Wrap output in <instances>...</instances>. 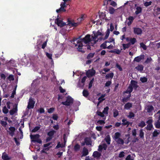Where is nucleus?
Wrapping results in <instances>:
<instances>
[{
    "label": "nucleus",
    "instance_id": "obj_1",
    "mask_svg": "<svg viewBox=\"0 0 160 160\" xmlns=\"http://www.w3.org/2000/svg\"><path fill=\"white\" fill-rule=\"evenodd\" d=\"M93 34L92 35V37L89 35H87L82 40V42H83L85 44H88L90 45H93L96 43L99 39L105 40L107 39L109 37L110 34V30L108 29L106 32V35L104 38H103V34L101 32L98 31L97 32H93Z\"/></svg>",
    "mask_w": 160,
    "mask_h": 160
},
{
    "label": "nucleus",
    "instance_id": "obj_2",
    "mask_svg": "<svg viewBox=\"0 0 160 160\" xmlns=\"http://www.w3.org/2000/svg\"><path fill=\"white\" fill-rule=\"evenodd\" d=\"M136 84V82L133 81H131V84L129 86L127 91L124 92V94L125 95L126 94H128L127 97L126 98H124L122 99V101L123 102H126L127 101L128 99L131 97L130 93L132 91V87L135 86Z\"/></svg>",
    "mask_w": 160,
    "mask_h": 160
},
{
    "label": "nucleus",
    "instance_id": "obj_3",
    "mask_svg": "<svg viewBox=\"0 0 160 160\" xmlns=\"http://www.w3.org/2000/svg\"><path fill=\"white\" fill-rule=\"evenodd\" d=\"M80 40H76L74 41L73 44L75 45L74 46L76 47V48L79 51H82L81 49L82 47V44L81 41H79Z\"/></svg>",
    "mask_w": 160,
    "mask_h": 160
},
{
    "label": "nucleus",
    "instance_id": "obj_4",
    "mask_svg": "<svg viewBox=\"0 0 160 160\" xmlns=\"http://www.w3.org/2000/svg\"><path fill=\"white\" fill-rule=\"evenodd\" d=\"M109 108L108 107H106L104 108V110L102 111V112L99 111H97V114L102 117H103V119L105 120L106 118L105 116V114H107L108 113V111Z\"/></svg>",
    "mask_w": 160,
    "mask_h": 160
},
{
    "label": "nucleus",
    "instance_id": "obj_5",
    "mask_svg": "<svg viewBox=\"0 0 160 160\" xmlns=\"http://www.w3.org/2000/svg\"><path fill=\"white\" fill-rule=\"evenodd\" d=\"M39 135L38 134L35 135H31L30 138L32 139V142H36L39 143H42V141L39 138Z\"/></svg>",
    "mask_w": 160,
    "mask_h": 160
},
{
    "label": "nucleus",
    "instance_id": "obj_6",
    "mask_svg": "<svg viewBox=\"0 0 160 160\" xmlns=\"http://www.w3.org/2000/svg\"><path fill=\"white\" fill-rule=\"evenodd\" d=\"M73 102V99L71 97L68 96L67 98L66 101L62 102V103L66 106H69Z\"/></svg>",
    "mask_w": 160,
    "mask_h": 160
},
{
    "label": "nucleus",
    "instance_id": "obj_7",
    "mask_svg": "<svg viewBox=\"0 0 160 160\" xmlns=\"http://www.w3.org/2000/svg\"><path fill=\"white\" fill-rule=\"evenodd\" d=\"M108 4L114 7L117 5L116 3L112 0H105L104 1V6L107 5Z\"/></svg>",
    "mask_w": 160,
    "mask_h": 160
},
{
    "label": "nucleus",
    "instance_id": "obj_8",
    "mask_svg": "<svg viewBox=\"0 0 160 160\" xmlns=\"http://www.w3.org/2000/svg\"><path fill=\"white\" fill-rule=\"evenodd\" d=\"M95 71L93 68L88 70L86 71V75L88 78L93 76L95 75Z\"/></svg>",
    "mask_w": 160,
    "mask_h": 160
},
{
    "label": "nucleus",
    "instance_id": "obj_9",
    "mask_svg": "<svg viewBox=\"0 0 160 160\" xmlns=\"http://www.w3.org/2000/svg\"><path fill=\"white\" fill-rule=\"evenodd\" d=\"M55 22L58 26L60 27H63L66 25V23L60 20L58 18L55 20Z\"/></svg>",
    "mask_w": 160,
    "mask_h": 160
},
{
    "label": "nucleus",
    "instance_id": "obj_10",
    "mask_svg": "<svg viewBox=\"0 0 160 160\" xmlns=\"http://www.w3.org/2000/svg\"><path fill=\"white\" fill-rule=\"evenodd\" d=\"M133 32L135 34L140 35L142 34V30L140 28H133Z\"/></svg>",
    "mask_w": 160,
    "mask_h": 160
},
{
    "label": "nucleus",
    "instance_id": "obj_11",
    "mask_svg": "<svg viewBox=\"0 0 160 160\" xmlns=\"http://www.w3.org/2000/svg\"><path fill=\"white\" fill-rule=\"evenodd\" d=\"M34 102L32 98H30L28 103V108H33Z\"/></svg>",
    "mask_w": 160,
    "mask_h": 160
},
{
    "label": "nucleus",
    "instance_id": "obj_12",
    "mask_svg": "<svg viewBox=\"0 0 160 160\" xmlns=\"http://www.w3.org/2000/svg\"><path fill=\"white\" fill-rule=\"evenodd\" d=\"M9 131H8V132L11 136H13L14 134V132L16 130L15 128L13 127H10L9 128Z\"/></svg>",
    "mask_w": 160,
    "mask_h": 160
},
{
    "label": "nucleus",
    "instance_id": "obj_13",
    "mask_svg": "<svg viewBox=\"0 0 160 160\" xmlns=\"http://www.w3.org/2000/svg\"><path fill=\"white\" fill-rule=\"evenodd\" d=\"M67 24L70 26L76 27L78 24V23H76L73 20H68Z\"/></svg>",
    "mask_w": 160,
    "mask_h": 160
},
{
    "label": "nucleus",
    "instance_id": "obj_14",
    "mask_svg": "<svg viewBox=\"0 0 160 160\" xmlns=\"http://www.w3.org/2000/svg\"><path fill=\"white\" fill-rule=\"evenodd\" d=\"M66 142V141L64 139V142L62 143H61L60 142H58V143L56 147V148H63V147H65Z\"/></svg>",
    "mask_w": 160,
    "mask_h": 160
},
{
    "label": "nucleus",
    "instance_id": "obj_15",
    "mask_svg": "<svg viewBox=\"0 0 160 160\" xmlns=\"http://www.w3.org/2000/svg\"><path fill=\"white\" fill-rule=\"evenodd\" d=\"M144 58V55H141L140 56L137 57H136L134 59V61H135L137 62H139L141 60L143 59Z\"/></svg>",
    "mask_w": 160,
    "mask_h": 160
},
{
    "label": "nucleus",
    "instance_id": "obj_16",
    "mask_svg": "<svg viewBox=\"0 0 160 160\" xmlns=\"http://www.w3.org/2000/svg\"><path fill=\"white\" fill-rule=\"evenodd\" d=\"M55 132L54 130H52L49 132L48 133V135L50 137L48 138L47 139V141L50 140L52 138V137L53 136L54 133Z\"/></svg>",
    "mask_w": 160,
    "mask_h": 160
},
{
    "label": "nucleus",
    "instance_id": "obj_17",
    "mask_svg": "<svg viewBox=\"0 0 160 160\" xmlns=\"http://www.w3.org/2000/svg\"><path fill=\"white\" fill-rule=\"evenodd\" d=\"M109 42L105 41L101 45L100 47L102 49L107 48L108 45H109Z\"/></svg>",
    "mask_w": 160,
    "mask_h": 160
},
{
    "label": "nucleus",
    "instance_id": "obj_18",
    "mask_svg": "<svg viewBox=\"0 0 160 160\" xmlns=\"http://www.w3.org/2000/svg\"><path fill=\"white\" fill-rule=\"evenodd\" d=\"M121 134L119 132H117L115 133L114 135L113 136V138L114 140L116 141L117 139L119 138L120 137Z\"/></svg>",
    "mask_w": 160,
    "mask_h": 160
},
{
    "label": "nucleus",
    "instance_id": "obj_19",
    "mask_svg": "<svg viewBox=\"0 0 160 160\" xmlns=\"http://www.w3.org/2000/svg\"><path fill=\"white\" fill-rule=\"evenodd\" d=\"M107 148V146L106 144H103L102 145H100L99 146L98 150L99 151H101L102 150L104 149L106 150Z\"/></svg>",
    "mask_w": 160,
    "mask_h": 160
},
{
    "label": "nucleus",
    "instance_id": "obj_20",
    "mask_svg": "<svg viewBox=\"0 0 160 160\" xmlns=\"http://www.w3.org/2000/svg\"><path fill=\"white\" fill-rule=\"evenodd\" d=\"M2 158L3 160H9L10 159L7 154L5 152L3 153L2 156Z\"/></svg>",
    "mask_w": 160,
    "mask_h": 160
},
{
    "label": "nucleus",
    "instance_id": "obj_21",
    "mask_svg": "<svg viewBox=\"0 0 160 160\" xmlns=\"http://www.w3.org/2000/svg\"><path fill=\"white\" fill-rule=\"evenodd\" d=\"M147 112H151L153 109V107L151 105H148L146 108Z\"/></svg>",
    "mask_w": 160,
    "mask_h": 160
},
{
    "label": "nucleus",
    "instance_id": "obj_22",
    "mask_svg": "<svg viewBox=\"0 0 160 160\" xmlns=\"http://www.w3.org/2000/svg\"><path fill=\"white\" fill-rule=\"evenodd\" d=\"M17 112V108L16 107L10 111V113L11 115H13L16 113Z\"/></svg>",
    "mask_w": 160,
    "mask_h": 160
},
{
    "label": "nucleus",
    "instance_id": "obj_23",
    "mask_svg": "<svg viewBox=\"0 0 160 160\" xmlns=\"http://www.w3.org/2000/svg\"><path fill=\"white\" fill-rule=\"evenodd\" d=\"M105 96V95H102L100 97L98 98V100L99 101L97 105V106L98 107L99 104V103L103 100H104V98Z\"/></svg>",
    "mask_w": 160,
    "mask_h": 160
},
{
    "label": "nucleus",
    "instance_id": "obj_24",
    "mask_svg": "<svg viewBox=\"0 0 160 160\" xmlns=\"http://www.w3.org/2000/svg\"><path fill=\"white\" fill-rule=\"evenodd\" d=\"M85 143L88 145H91V141L90 138H86L85 139Z\"/></svg>",
    "mask_w": 160,
    "mask_h": 160
},
{
    "label": "nucleus",
    "instance_id": "obj_25",
    "mask_svg": "<svg viewBox=\"0 0 160 160\" xmlns=\"http://www.w3.org/2000/svg\"><path fill=\"white\" fill-rule=\"evenodd\" d=\"M101 153L97 151H95L93 154V156L96 158H98L100 157Z\"/></svg>",
    "mask_w": 160,
    "mask_h": 160
},
{
    "label": "nucleus",
    "instance_id": "obj_26",
    "mask_svg": "<svg viewBox=\"0 0 160 160\" xmlns=\"http://www.w3.org/2000/svg\"><path fill=\"white\" fill-rule=\"evenodd\" d=\"M142 11V8L140 7H137L136 8V10L135 13L136 14H138L141 13Z\"/></svg>",
    "mask_w": 160,
    "mask_h": 160
},
{
    "label": "nucleus",
    "instance_id": "obj_27",
    "mask_svg": "<svg viewBox=\"0 0 160 160\" xmlns=\"http://www.w3.org/2000/svg\"><path fill=\"white\" fill-rule=\"evenodd\" d=\"M105 140L106 142L108 144H109L110 143L111 140L110 138L109 135H107L106 136L105 138Z\"/></svg>",
    "mask_w": 160,
    "mask_h": 160
},
{
    "label": "nucleus",
    "instance_id": "obj_28",
    "mask_svg": "<svg viewBox=\"0 0 160 160\" xmlns=\"http://www.w3.org/2000/svg\"><path fill=\"white\" fill-rule=\"evenodd\" d=\"M115 11V10L112 7H110L108 8V12L111 14H113Z\"/></svg>",
    "mask_w": 160,
    "mask_h": 160
},
{
    "label": "nucleus",
    "instance_id": "obj_29",
    "mask_svg": "<svg viewBox=\"0 0 160 160\" xmlns=\"http://www.w3.org/2000/svg\"><path fill=\"white\" fill-rule=\"evenodd\" d=\"M88 150L85 148H83L82 151V157L85 156L88 154Z\"/></svg>",
    "mask_w": 160,
    "mask_h": 160
},
{
    "label": "nucleus",
    "instance_id": "obj_30",
    "mask_svg": "<svg viewBox=\"0 0 160 160\" xmlns=\"http://www.w3.org/2000/svg\"><path fill=\"white\" fill-rule=\"evenodd\" d=\"M134 19V18L132 17H129L128 18V20L129 21L128 22L127 24L128 25H130L132 23L133 20Z\"/></svg>",
    "mask_w": 160,
    "mask_h": 160
},
{
    "label": "nucleus",
    "instance_id": "obj_31",
    "mask_svg": "<svg viewBox=\"0 0 160 160\" xmlns=\"http://www.w3.org/2000/svg\"><path fill=\"white\" fill-rule=\"evenodd\" d=\"M132 106V104L130 103H127L124 106V108L127 109H128Z\"/></svg>",
    "mask_w": 160,
    "mask_h": 160
},
{
    "label": "nucleus",
    "instance_id": "obj_32",
    "mask_svg": "<svg viewBox=\"0 0 160 160\" xmlns=\"http://www.w3.org/2000/svg\"><path fill=\"white\" fill-rule=\"evenodd\" d=\"M113 76V73L112 72H111L109 74H108L106 76V79H108L109 78H112Z\"/></svg>",
    "mask_w": 160,
    "mask_h": 160
},
{
    "label": "nucleus",
    "instance_id": "obj_33",
    "mask_svg": "<svg viewBox=\"0 0 160 160\" xmlns=\"http://www.w3.org/2000/svg\"><path fill=\"white\" fill-rule=\"evenodd\" d=\"M105 17L106 15L104 13L102 12L100 13L99 18L101 20L105 18Z\"/></svg>",
    "mask_w": 160,
    "mask_h": 160
},
{
    "label": "nucleus",
    "instance_id": "obj_34",
    "mask_svg": "<svg viewBox=\"0 0 160 160\" xmlns=\"http://www.w3.org/2000/svg\"><path fill=\"white\" fill-rule=\"evenodd\" d=\"M46 54L47 57H48L49 59H51V62L52 63H53V61L52 58V54L48 52H46Z\"/></svg>",
    "mask_w": 160,
    "mask_h": 160
},
{
    "label": "nucleus",
    "instance_id": "obj_35",
    "mask_svg": "<svg viewBox=\"0 0 160 160\" xmlns=\"http://www.w3.org/2000/svg\"><path fill=\"white\" fill-rule=\"evenodd\" d=\"M136 68L138 71L141 72L143 70V68L142 66L140 65L136 67Z\"/></svg>",
    "mask_w": 160,
    "mask_h": 160
},
{
    "label": "nucleus",
    "instance_id": "obj_36",
    "mask_svg": "<svg viewBox=\"0 0 160 160\" xmlns=\"http://www.w3.org/2000/svg\"><path fill=\"white\" fill-rule=\"evenodd\" d=\"M160 133V131L159 130H155L153 132V135L154 137H157Z\"/></svg>",
    "mask_w": 160,
    "mask_h": 160
},
{
    "label": "nucleus",
    "instance_id": "obj_37",
    "mask_svg": "<svg viewBox=\"0 0 160 160\" xmlns=\"http://www.w3.org/2000/svg\"><path fill=\"white\" fill-rule=\"evenodd\" d=\"M115 141L117 142V143L119 144H123L124 143V141L123 140L120 138L117 139Z\"/></svg>",
    "mask_w": 160,
    "mask_h": 160
},
{
    "label": "nucleus",
    "instance_id": "obj_38",
    "mask_svg": "<svg viewBox=\"0 0 160 160\" xmlns=\"http://www.w3.org/2000/svg\"><path fill=\"white\" fill-rule=\"evenodd\" d=\"M155 126L156 128H160V122L159 120L157 121L155 123Z\"/></svg>",
    "mask_w": 160,
    "mask_h": 160
},
{
    "label": "nucleus",
    "instance_id": "obj_39",
    "mask_svg": "<svg viewBox=\"0 0 160 160\" xmlns=\"http://www.w3.org/2000/svg\"><path fill=\"white\" fill-rule=\"evenodd\" d=\"M121 50L119 49H115L113 50H112L110 52L112 53H116L117 54H119L121 52Z\"/></svg>",
    "mask_w": 160,
    "mask_h": 160
},
{
    "label": "nucleus",
    "instance_id": "obj_40",
    "mask_svg": "<svg viewBox=\"0 0 160 160\" xmlns=\"http://www.w3.org/2000/svg\"><path fill=\"white\" fill-rule=\"evenodd\" d=\"M130 43H128L127 44H122L123 49L124 50H125L126 49L130 47Z\"/></svg>",
    "mask_w": 160,
    "mask_h": 160
},
{
    "label": "nucleus",
    "instance_id": "obj_41",
    "mask_svg": "<svg viewBox=\"0 0 160 160\" xmlns=\"http://www.w3.org/2000/svg\"><path fill=\"white\" fill-rule=\"evenodd\" d=\"M56 11L57 13H58L61 12H65L66 11V10L64 8L62 7V6L59 9H57Z\"/></svg>",
    "mask_w": 160,
    "mask_h": 160
},
{
    "label": "nucleus",
    "instance_id": "obj_42",
    "mask_svg": "<svg viewBox=\"0 0 160 160\" xmlns=\"http://www.w3.org/2000/svg\"><path fill=\"white\" fill-rule=\"evenodd\" d=\"M122 121V124L123 125H127L128 126L129 124V122L128 121H127L126 119H123Z\"/></svg>",
    "mask_w": 160,
    "mask_h": 160
},
{
    "label": "nucleus",
    "instance_id": "obj_43",
    "mask_svg": "<svg viewBox=\"0 0 160 160\" xmlns=\"http://www.w3.org/2000/svg\"><path fill=\"white\" fill-rule=\"evenodd\" d=\"M87 78V77L86 76H84V77H83V78H82V81H81V82L82 83V85L81 86H79V87H82L84 86V82H85V81H86Z\"/></svg>",
    "mask_w": 160,
    "mask_h": 160
},
{
    "label": "nucleus",
    "instance_id": "obj_44",
    "mask_svg": "<svg viewBox=\"0 0 160 160\" xmlns=\"http://www.w3.org/2000/svg\"><path fill=\"white\" fill-rule=\"evenodd\" d=\"M94 53H90L87 56V58L88 59H90L92 58L94 55Z\"/></svg>",
    "mask_w": 160,
    "mask_h": 160
},
{
    "label": "nucleus",
    "instance_id": "obj_45",
    "mask_svg": "<svg viewBox=\"0 0 160 160\" xmlns=\"http://www.w3.org/2000/svg\"><path fill=\"white\" fill-rule=\"evenodd\" d=\"M130 41L132 44H133L136 41V40L135 38H130Z\"/></svg>",
    "mask_w": 160,
    "mask_h": 160
},
{
    "label": "nucleus",
    "instance_id": "obj_46",
    "mask_svg": "<svg viewBox=\"0 0 160 160\" xmlns=\"http://www.w3.org/2000/svg\"><path fill=\"white\" fill-rule=\"evenodd\" d=\"M140 80L142 82H145L147 81V79L145 77H142L140 78Z\"/></svg>",
    "mask_w": 160,
    "mask_h": 160
},
{
    "label": "nucleus",
    "instance_id": "obj_47",
    "mask_svg": "<svg viewBox=\"0 0 160 160\" xmlns=\"http://www.w3.org/2000/svg\"><path fill=\"white\" fill-rule=\"evenodd\" d=\"M113 116L114 117H116L118 114V110H114L113 111Z\"/></svg>",
    "mask_w": 160,
    "mask_h": 160
},
{
    "label": "nucleus",
    "instance_id": "obj_48",
    "mask_svg": "<svg viewBox=\"0 0 160 160\" xmlns=\"http://www.w3.org/2000/svg\"><path fill=\"white\" fill-rule=\"evenodd\" d=\"M138 125L140 127L142 128L145 125V122L143 121H141Z\"/></svg>",
    "mask_w": 160,
    "mask_h": 160
},
{
    "label": "nucleus",
    "instance_id": "obj_49",
    "mask_svg": "<svg viewBox=\"0 0 160 160\" xmlns=\"http://www.w3.org/2000/svg\"><path fill=\"white\" fill-rule=\"evenodd\" d=\"M88 95V92L86 90H84L83 92V95L85 97H87Z\"/></svg>",
    "mask_w": 160,
    "mask_h": 160
},
{
    "label": "nucleus",
    "instance_id": "obj_50",
    "mask_svg": "<svg viewBox=\"0 0 160 160\" xmlns=\"http://www.w3.org/2000/svg\"><path fill=\"white\" fill-rule=\"evenodd\" d=\"M104 120H98L97 122V123L98 124H103L105 123V122H104Z\"/></svg>",
    "mask_w": 160,
    "mask_h": 160
},
{
    "label": "nucleus",
    "instance_id": "obj_51",
    "mask_svg": "<svg viewBox=\"0 0 160 160\" xmlns=\"http://www.w3.org/2000/svg\"><path fill=\"white\" fill-rule=\"evenodd\" d=\"M86 15H82L81 17L78 19V21H81L83 20L85 18Z\"/></svg>",
    "mask_w": 160,
    "mask_h": 160
},
{
    "label": "nucleus",
    "instance_id": "obj_52",
    "mask_svg": "<svg viewBox=\"0 0 160 160\" xmlns=\"http://www.w3.org/2000/svg\"><path fill=\"white\" fill-rule=\"evenodd\" d=\"M134 114L132 112H130L129 113V115L128 116V117L129 118H131L134 117Z\"/></svg>",
    "mask_w": 160,
    "mask_h": 160
},
{
    "label": "nucleus",
    "instance_id": "obj_53",
    "mask_svg": "<svg viewBox=\"0 0 160 160\" xmlns=\"http://www.w3.org/2000/svg\"><path fill=\"white\" fill-rule=\"evenodd\" d=\"M2 111L4 113L6 114L8 113V110L6 107H4L3 108Z\"/></svg>",
    "mask_w": 160,
    "mask_h": 160
},
{
    "label": "nucleus",
    "instance_id": "obj_54",
    "mask_svg": "<svg viewBox=\"0 0 160 160\" xmlns=\"http://www.w3.org/2000/svg\"><path fill=\"white\" fill-rule=\"evenodd\" d=\"M155 118H158L160 120V110L158 111L157 114L155 115Z\"/></svg>",
    "mask_w": 160,
    "mask_h": 160
},
{
    "label": "nucleus",
    "instance_id": "obj_55",
    "mask_svg": "<svg viewBox=\"0 0 160 160\" xmlns=\"http://www.w3.org/2000/svg\"><path fill=\"white\" fill-rule=\"evenodd\" d=\"M139 136L141 138H144V133L142 132V129L140 130Z\"/></svg>",
    "mask_w": 160,
    "mask_h": 160
},
{
    "label": "nucleus",
    "instance_id": "obj_56",
    "mask_svg": "<svg viewBox=\"0 0 160 160\" xmlns=\"http://www.w3.org/2000/svg\"><path fill=\"white\" fill-rule=\"evenodd\" d=\"M152 2L149 1V2H146L144 3V5L146 7H148L150 5L152 4Z\"/></svg>",
    "mask_w": 160,
    "mask_h": 160
},
{
    "label": "nucleus",
    "instance_id": "obj_57",
    "mask_svg": "<svg viewBox=\"0 0 160 160\" xmlns=\"http://www.w3.org/2000/svg\"><path fill=\"white\" fill-rule=\"evenodd\" d=\"M154 13H156L157 14H160V8H157L156 9H155Z\"/></svg>",
    "mask_w": 160,
    "mask_h": 160
},
{
    "label": "nucleus",
    "instance_id": "obj_58",
    "mask_svg": "<svg viewBox=\"0 0 160 160\" xmlns=\"http://www.w3.org/2000/svg\"><path fill=\"white\" fill-rule=\"evenodd\" d=\"M152 61V59L151 57H149L147 58V60L145 61V62L146 63H148Z\"/></svg>",
    "mask_w": 160,
    "mask_h": 160
},
{
    "label": "nucleus",
    "instance_id": "obj_59",
    "mask_svg": "<svg viewBox=\"0 0 160 160\" xmlns=\"http://www.w3.org/2000/svg\"><path fill=\"white\" fill-rule=\"evenodd\" d=\"M125 153L123 152H121L119 155V158H123L125 156Z\"/></svg>",
    "mask_w": 160,
    "mask_h": 160
},
{
    "label": "nucleus",
    "instance_id": "obj_60",
    "mask_svg": "<svg viewBox=\"0 0 160 160\" xmlns=\"http://www.w3.org/2000/svg\"><path fill=\"white\" fill-rule=\"evenodd\" d=\"M152 127V124H148L147 126V129L148 130H151Z\"/></svg>",
    "mask_w": 160,
    "mask_h": 160
},
{
    "label": "nucleus",
    "instance_id": "obj_61",
    "mask_svg": "<svg viewBox=\"0 0 160 160\" xmlns=\"http://www.w3.org/2000/svg\"><path fill=\"white\" fill-rule=\"evenodd\" d=\"M0 123L4 127H6L7 125V122L4 121H1Z\"/></svg>",
    "mask_w": 160,
    "mask_h": 160
},
{
    "label": "nucleus",
    "instance_id": "obj_62",
    "mask_svg": "<svg viewBox=\"0 0 160 160\" xmlns=\"http://www.w3.org/2000/svg\"><path fill=\"white\" fill-rule=\"evenodd\" d=\"M140 46L143 48L144 50H146L147 49V47L146 45L144 44L143 43H140Z\"/></svg>",
    "mask_w": 160,
    "mask_h": 160
},
{
    "label": "nucleus",
    "instance_id": "obj_63",
    "mask_svg": "<svg viewBox=\"0 0 160 160\" xmlns=\"http://www.w3.org/2000/svg\"><path fill=\"white\" fill-rule=\"evenodd\" d=\"M80 146L78 144H76L74 146V150L76 151H77L80 148Z\"/></svg>",
    "mask_w": 160,
    "mask_h": 160
},
{
    "label": "nucleus",
    "instance_id": "obj_64",
    "mask_svg": "<svg viewBox=\"0 0 160 160\" xmlns=\"http://www.w3.org/2000/svg\"><path fill=\"white\" fill-rule=\"evenodd\" d=\"M126 160H133V159L131 158V156L129 155L125 159Z\"/></svg>",
    "mask_w": 160,
    "mask_h": 160
}]
</instances>
